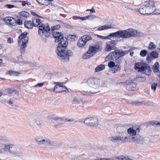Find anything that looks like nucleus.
Segmentation results:
<instances>
[{
    "mask_svg": "<svg viewBox=\"0 0 160 160\" xmlns=\"http://www.w3.org/2000/svg\"><path fill=\"white\" fill-rule=\"evenodd\" d=\"M62 42L58 43L56 52L59 59L63 62H67L69 60V57L72 55L73 53L71 50L66 48L68 42Z\"/></svg>",
    "mask_w": 160,
    "mask_h": 160,
    "instance_id": "f257e3e1",
    "label": "nucleus"
},
{
    "mask_svg": "<svg viewBox=\"0 0 160 160\" xmlns=\"http://www.w3.org/2000/svg\"><path fill=\"white\" fill-rule=\"evenodd\" d=\"M140 32H138L136 30L129 28L125 30H119L113 32L111 35L116 36V37L128 38L133 37L140 36Z\"/></svg>",
    "mask_w": 160,
    "mask_h": 160,
    "instance_id": "f03ea898",
    "label": "nucleus"
},
{
    "mask_svg": "<svg viewBox=\"0 0 160 160\" xmlns=\"http://www.w3.org/2000/svg\"><path fill=\"white\" fill-rule=\"evenodd\" d=\"M139 128H137L136 130L133 129L132 128H129L127 132L130 135L129 136V142H137L138 143H141L143 140V138L139 136L137 132H139Z\"/></svg>",
    "mask_w": 160,
    "mask_h": 160,
    "instance_id": "7ed1b4c3",
    "label": "nucleus"
},
{
    "mask_svg": "<svg viewBox=\"0 0 160 160\" xmlns=\"http://www.w3.org/2000/svg\"><path fill=\"white\" fill-rule=\"evenodd\" d=\"M102 81L97 78H89L87 81V83L88 85L91 88L90 93H94L99 92V87L100 83Z\"/></svg>",
    "mask_w": 160,
    "mask_h": 160,
    "instance_id": "20e7f679",
    "label": "nucleus"
},
{
    "mask_svg": "<svg viewBox=\"0 0 160 160\" xmlns=\"http://www.w3.org/2000/svg\"><path fill=\"white\" fill-rule=\"evenodd\" d=\"M154 3L152 1H149L146 4L141 6L139 12L142 14L149 15L155 11Z\"/></svg>",
    "mask_w": 160,
    "mask_h": 160,
    "instance_id": "39448f33",
    "label": "nucleus"
},
{
    "mask_svg": "<svg viewBox=\"0 0 160 160\" xmlns=\"http://www.w3.org/2000/svg\"><path fill=\"white\" fill-rule=\"evenodd\" d=\"M35 140L38 144L40 146H43L48 145L56 146L59 144V143L56 141H52L48 138L42 136L37 137L36 138Z\"/></svg>",
    "mask_w": 160,
    "mask_h": 160,
    "instance_id": "423d86ee",
    "label": "nucleus"
},
{
    "mask_svg": "<svg viewBox=\"0 0 160 160\" xmlns=\"http://www.w3.org/2000/svg\"><path fill=\"white\" fill-rule=\"evenodd\" d=\"M53 37L55 38V42H59L58 43H63L68 42L67 38L63 37V35L61 32H54L53 34Z\"/></svg>",
    "mask_w": 160,
    "mask_h": 160,
    "instance_id": "0eeeda50",
    "label": "nucleus"
},
{
    "mask_svg": "<svg viewBox=\"0 0 160 160\" xmlns=\"http://www.w3.org/2000/svg\"><path fill=\"white\" fill-rule=\"evenodd\" d=\"M98 120L96 118H89L86 119L84 123L87 125L92 126H96L98 125Z\"/></svg>",
    "mask_w": 160,
    "mask_h": 160,
    "instance_id": "6e6552de",
    "label": "nucleus"
},
{
    "mask_svg": "<svg viewBox=\"0 0 160 160\" xmlns=\"http://www.w3.org/2000/svg\"><path fill=\"white\" fill-rule=\"evenodd\" d=\"M55 83L58 84L56 85L54 87L53 91L55 93L60 92L62 91L66 92H68V90L67 88L66 87L62 85H59V84H63L64 82L60 83L59 82H55Z\"/></svg>",
    "mask_w": 160,
    "mask_h": 160,
    "instance_id": "1a4fd4ad",
    "label": "nucleus"
},
{
    "mask_svg": "<svg viewBox=\"0 0 160 160\" xmlns=\"http://www.w3.org/2000/svg\"><path fill=\"white\" fill-rule=\"evenodd\" d=\"M1 145V153H5L8 151L9 152L10 149L12 148L13 145V144H6L2 143Z\"/></svg>",
    "mask_w": 160,
    "mask_h": 160,
    "instance_id": "9d476101",
    "label": "nucleus"
},
{
    "mask_svg": "<svg viewBox=\"0 0 160 160\" xmlns=\"http://www.w3.org/2000/svg\"><path fill=\"white\" fill-rule=\"evenodd\" d=\"M4 91L9 94L10 96L13 97L15 98H17L19 96V92L12 88H7L4 90Z\"/></svg>",
    "mask_w": 160,
    "mask_h": 160,
    "instance_id": "9b49d317",
    "label": "nucleus"
},
{
    "mask_svg": "<svg viewBox=\"0 0 160 160\" xmlns=\"http://www.w3.org/2000/svg\"><path fill=\"white\" fill-rule=\"evenodd\" d=\"M3 20L7 25L9 24L12 26L16 25V20L10 17H6L3 18Z\"/></svg>",
    "mask_w": 160,
    "mask_h": 160,
    "instance_id": "f8f14e48",
    "label": "nucleus"
},
{
    "mask_svg": "<svg viewBox=\"0 0 160 160\" xmlns=\"http://www.w3.org/2000/svg\"><path fill=\"white\" fill-rule=\"evenodd\" d=\"M22 44L20 46V51L22 53H24L25 51L26 48L27 47V43L28 41V38L25 37L24 39L22 40Z\"/></svg>",
    "mask_w": 160,
    "mask_h": 160,
    "instance_id": "ddd939ff",
    "label": "nucleus"
},
{
    "mask_svg": "<svg viewBox=\"0 0 160 160\" xmlns=\"http://www.w3.org/2000/svg\"><path fill=\"white\" fill-rule=\"evenodd\" d=\"M137 84L135 82H127L126 88L128 90L135 91L136 88Z\"/></svg>",
    "mask_w": 160,
    "mask_h": 160,
    "instance_id": "4468645a",
    "label": "nucleus"
},
{
    "mask_svg": "<svg viewBox=\"0 0 160 160\" xmlns=\"http://www.w3.org/2000/svg\"><path fill=\"white\" fill-rule=\"evenodd\" d=\"M118 136L120 141L122 142H127L129 141V137H128L126 135V132H122L121 134H119Z\"/></svg>",
    "mask_w": 160,
    "mask_h": 160,
    "instance_id": "2eb2a0df",
    "label": "nucleus"
},
{
    "mask_svg": "<svg viewBox=\"0 0 160 160\" xmlns=\"http://www.w3.org/2000/svg\"><path fill=\"white\" fill-rule=\"evenodd\" d=\"M99 45H96L94 46H90L88 50L93 56L95 53L99 51Z\"/></svg>",
    "mask_w": 160,
    "mask_h": 160,
    "instance_id": "dca6fc26",
    "label": "nucleus"
},
{
    "mask_svg": "<svg viewBox=\"0 0 160 160\" xmlns=\"http://www.w3.org/2000/svg\"><path fill=\"white\" fill-rule=\"evenodd\" d=\"M150 103V102L146 100H143L142 101H135L132 102L131 103L133 105L140 106L142 105H148Z\"/></svg>",
    "mask_w": 160,
    "mask_h": 160,
    "instance_id": "f3484780",
    "label": "nucleus"
},
{
    "mask_svg": "<svg viewBox=\"0 0 160 160\" xmlns=\"http://www.w3.org/2000/svg\"><path fill=\"white\" fill-rule=\"evenodd\" d=\"M118 55L115 51L109 53L106 58L113 61L116 60L118 59Z\"/></svg>",
    "mask_w": 160,
    "mask_h": 160,
    "instance_id": "a211bd4d",
    "label": "nucleus"
},
{
    "mask_svg": "<svg viewBox=\"0 0 160 160\" xmlns=\"http://www.w3.org/2000/svg\"><path fill=\"white\" fill-rule=\"evenodd\" d=\"M145 63H142L141 62H138L135 65V69L138 70L139 72H141L144 69V64Z\"/></svg>",
    "mask_w": 160,
    "mask_h": 160,
    "instance_id": "6ab92c4d",
    "label": "nucleus"
},
{
    "mask_svg": "<svg viewBox=\"0 0 160 160\" xmlns=\"http://www.w3.org/2000/svg\"><path fill=\"white\" fill-rule=\"evenodd\" d=\"M115 51L118 55V58L120 57L123 56L128 52V51H123L122 49L116 50Z\"/></svg>",
    "mask_w": 160,
    "mask_h": 160,
    "instance_id": "aec40b11",
    "label": "nucleus"
},
{
    "mask_svg": "<svg viewBox=\"0 0 160 160\" xmlns=\"http://www.w3.org/2000/svg\"><path fill=\"white\" fill-rule=\"evenodd\" d=\"M117 133L118 134H121L122 132H126V128L125 125H120L118 126L117 128Z\"/></svg>",
    "mask_w": 160,
    "mask_h": 160,
    "instance_id": "412c9836",
    "label": "nucleus"
},
{
    "mask_svg": "<svg viewBox=\"0 0 160 160\" xmlns=\"http://www.w3.org/2000/svg\"><path fill=\"white\" fill-rule=\"evenodd\" d=\"M144 69H143L142 71L144 72V73L146 75H149L151 73V71L150 66L148 64H144Z\"/></svg>",
    "mask_w": 160,
    "mask_h": 160,
    "instance_id": "4be33fe9",
    "label": "nucleus"
},
{
    "mask_svg": "<svg viewBox=\"0 0 160 160\" xmlns=\"http://www.w3.org/2000/svg\"><path fill=\"white\" fill-rule=\"evenodd\" d=\"M112 28H113V26L112 25H105L100 27L98 28V30L99 31H101Z\"/></svg>",
    "mask_w": 160,
    "mask_h": 160,
    "instance_id": "5701e85b",
    "label": "nucleus"
},
{
    "mask_svg": "<svg viewBox=\"0 0 160 160\" xmlns=\"http://www.w3.org/2000/svg\"><path fill=\"white\" fill-rule=\"evenodd\" d=\"M81 37L83 40L85 42V43L86 44L88 41L92 39V38L91 36L90 35H86L83 36Z\"/></svg>",
    "mask_w": 160,
    "mask_h": 160,
    "instance_id": "b1692460",
    "label": "nucleus"
},
{
    "mask_svg": "<svg viewBox=\"0 0 160 160\" xmlns=\"http://www.w3.org/2000/svg\"><path fill=\"white\" fill-rule=\"evenodd\" d=\"M24 24L25 27L28 29L32 28L33 27L32 22L31 20L25 21Z\"/></svg>",
    "mask_w": 160,
    "mask_h": 160,
    "instance_id": "393cba45",
    "label": "nucleus"
},
{
    "mask_svg": "<svg viewBox=\"0 0 160 160\" xmlns=\"http://www.w3.org/2000/svg\"><path fill=\"white\" fill-rule=\"evenodd\" d=\"M8 141V139L7 136L4 134H2L1 137V144L4 143Z\"/></svg>",
    "mask_w": 160,
    "mask_h": 160,
    "instance_id": "a878e982",
    "label": "nucleus"
},
{
    "mask_svg": "<svg viewBox=\"0 0 160 160\" xmlns=\"http://www.w3.org/2000/svg\"><path fill=\"white\" fill-rule=\"evenodd\" d=\"M92 56V55L88 50L83 54L82 56V58L83 59H88Z\"/></svg>",
    "mask_w": 160,
    "mask_h": 160,
    "instance_id": "bb28decb",
    "label": "nucleus"
},
{
    "mask_svg": "<svg viewBox=\"0 0 160 160\" xmlns=\"http://www.w3.org/2000/svg\"><path fill=\"white\" fill-rule=\"evenodd\" d=\"M33 26L34 27H37L39 25L40 23V20L39 18H34L32 20Z\"/></svg>",
    "mask_w": 160,
    "mask_h": 160,
    "instance_id": "cd10ccee",
    "label": "nucleus"
},
{
    "mask_svg": "<svg viewBox=\"0 0 160 160\" xmlns=\"http://www.w3.org/2000/svg\"><path fill=\"white\" fill-rule=\"evenodd\" d=\"M86 44L85 42L82 37L78 40L77 45L79 47H83Z\"/></svg>",
    "mask_w": 160,
    "mask_h": 160,
    "instance_id": "c85d7f7f",
    "label": "nucleus"
},
{
    "mask_svg": "<svg viewBox=\"0 0 160 160\" xmlns=\"http://www.w3.org/2000/svg\"><path fill=\"white\" fill-rule=\"evenodd\" d=\"M105 68L104 65L101 64L98 65L95 68V71L96 72H99L103 70Z\"/></svg>",
    "mask_w": 160,
    "mask_h": 160,
    "instance_id": "c756f323",
    "label": "nucleus"
},
{
    "mask_svg": "<svg viewBox=\"0 0 160 160\" xmlns=\"http://www.w3.org/2000/svg\"><path fill=\"white\" fill-rule=\"evenodd\" d=\"M9 152L11 154L15 156H18L19 153V152L18 151L15 149L12 150L10 149Z\"/></svg>",
    "mask_w": 160,
    "mask_h": 160,
    "instance_id": "7c9ffc66",
    "label": "nucleus"
},
{
    "mask_svg": "<svg viewBox=\"0 0 160 160\" xmlns=\"http://www.w3.org/2000/svg\"><path fill=\"white\" fill-rule=\"evenodd\" d=\"M113 33H110L109 35H108L107 36H103L101 35H97V36L99 38L102 39H109L110 37H116V36H112L111 35V34H112Z\"/></svg>",
    "mask_w": 160,
    "mask_h": 160,
    "instance_id": "2f4dec72",
    "label": "nucleus"
},
{
    "mask_svg": "<svg viewBox=\"0 0 160 160\" xmlns=\"http://www.w3.org/2000/svg\"><path fill=\"white\" fill-rule=\"evenodd\" d=\"M82 102V99L79 100L78 98L74 97L72 101V104H78L81 103Z\"/></svg>",
    "mask_w": 160,
    "mask_h": 160,
    "instance_id": "473e14b6",
    "label": "nucleus"
},
{
    "mask_svg": "<svg viewBox=\"0 0 160 160\" xmlns=\"http://www.w3.org/2000/svg\"><path fill=\"white\" fill-rule=\"evenodd\" d=\"M158 57V54L156 51H152L150 54V58H156Z\"/></svg>",
    "mask_w": 160,
    "mask_h": 160,
    "instance_id": "72a5a7b5",
    "label": "nucleus"
},
{
    "mask_svg": "<svg viewBox=\"0 0 160 160\" xmlns=\"http://www.w3.org/2000/svg\"><path fill=\"white\" fill-rule=\"evenodd\" d=\"M110 140L112 142H118L121 141L118 136H115L112 137L110 138Z\"/></svg>",
    "mask_w": 160,
    "mask_h": 160,
    "instance_id": "f704fd0d",
    "label": "nucleus"
},
{
    "mask_svg": "<svg viewBox=\"0 0 160 160\" xmlns=\"http://www.w3.org/2000/svg\"><path fill=\"white\" fill-rule=\"evenodd\" d=\"M8 73L11 76H18V74L20 73L17 71H8Z\"/></svg>",
    "mask_w": 160,
    "mask_h": 160,
    "instance_id": "c9c22d12",
    "label": "nucleus"
},
{
    "mask_svg": "<svg viewBox=\"0 0 160 160\" xmlns=\"http://www.w3.org/2000/svg\"><path fill=\"white\" fill-rule=\"evenodd\" d=\"M19 14L23 17H29L30 15L29 13L25 11H22L20 12Z\"/></svg>",
    "mask_w": 160,
    "mask_h": 160,
    "instance_id": "e433bc0d",
    "label": "nucleus"
},
{
    "mask_svg": "<svg viewBox=\"0 0 160 160\" xmlns=\"http://www.w3.org/2000/svg\"><path fill=\"white\" fill-rule=\"evenodd\" d=\"M8 103L11 106L13 107L14 108H16L18 107V106L14 103V100L11 99H9Z\"/></svg>",
    "mask_w": 160,
    "mask_h": 160,
    "instance_id": "4c0bfd02",
    "label": "nucleus"
},
{
    "mask_svg": "<svg viewBox=\"0 0 160 160\" xmlns=\"http://www.w3.org/2000/svg\"><path fill=\"white\" fill-rule=\"evenodd\" d=\"M61 121V120L60 118H55L54 119L53 122L55 123H58V125H55L56 127H57V126L61 124V123L60 122Z\"/></svg>",
    "mask_w": 160,
    "mask_h": 160,
    "instance_id": "58836bf2",
    "label": "nucleus"
},
{
    "mask_svg": "<svg viewBox=\"0 0 160 160\" xmlns=\"http://www.w3.org/2000/svg\"><path fill=\"white\" fill-rule=\"evenodd\" d=\"M45 29V26L44 24H42L41 25L39 26V29L38 30V34H42V33H40V31H44Z\"/></svg>",
    "mask_w": 160,
    "mask_h": 160,
    "instance_id": "ea45409f",
    "label": "nucleus"
},
{
    "mask_svg": "<svg viewBox=\"0 0 160 160\" xmlns=\"http://www.w3.org/2000/svg\"><path fill=\"white\" fill-rule=\"evenodd\" d=\"M112 47L109 43H107V45L105 50L106 51H110L112 49Z\"/></svg>",
    "mask_w": 160,
    "mask_h": 160,
    "instance_id": "a19ab883",
    "label": "nucleus"
},
{
    "mask_svg": "<svg viewBox=\"0 0 160 160\" xmlns=\"http://www.w3.org/2000/svg\"><path fill=\"white\" fill-rule=\"evenodd\" d=\"M27 34V32H25L22 33L19 37V39L22 40L24 39L25 37H28L26 36Z\"/></svg>",
    "mask_w": 160,
    "mask_h": 160,
    "instance_id": "79ce46f5",
    "label": "nucleus"
},
{
    "mask_svg": "<svg viewBox=\"0 0 160 160\" xmlns=\"http://www.w3.org/2000/svg\"><path fill=\"white\" fill-rule=\"evenodd\" d=\"M156 47V46L152 42L150 43L148 48L149 49H153L155 48Z\"/></svg>",
    "mask_w": 160,
    "mask_h": 160,
    "instance_id": "37998d69",
    "label": "nucleus"
},
{
    "mask_svg": "<svg viewBox=\"0 0 160 160\" xmlns=\"http://www.w3.org/2000/svg\"><path fill=\"white\" fill-rule=\"evenodd\" d=\"M152 124L156 127L158 128L160 126V122H159L157 121L152 122Z\"/></svg>",
    "mask_w": 160,
    "mask_h": 160,
    "instance_id": "c03bdc74",
    "label": "nucleus"
},
{
    "mask_svg": "<svg viewBox=\"0 0 160 160\" xmlns=\"http://www.w3.org/2000/svg\"><path fill=\"white\" fill-rule=\"evenodd\" d=\"M60 25L59 24L56 25L51 27V30L54 31L56 30H58L60 28Z\"/></svg>",
    "mask_w": 160,
    "mask_h": 160,
    "instance_id": "a18cd8bd",
    "label": "nucleus"
},
{
    "mask_svg": "<svg viewBox=\"0 0 160 160\" xmlns=\"http://www.w3.org/2000/svg\"><path fill=\"white\" fill-rule=\"evenodd\" d=\"M147 54V51L145 50H142L140 52V55L143 57H145Z\"/></svg>",
    "mask_w": 160,
    "mask_h": 160,
    "instance_id": "49530a36",
    "label": "nucleus"
},
{
    "mask_svg": "<svg viewBox=\"0 0 160 160\" xmlns=\"http://www.w3.org/2000/svg\"><path fill=\"white\" fill-rule=\"evenodd\" d=\"M159 67V63L158 62H156L154 65V69L156 72H158V68Z\"/></svg>",
    "mask_w": 160,
    "mask_h": 160,
    "instance_id": "de8ad7c7",
    "label": "nucleus"
},
{
    "mask_svg": "<svg viewBox=\"0 0 160 160\" xmlns=\"http://www.w3.org/2000/svg\"><path fill=\"white\" fill-rule=\"evenodd\" d=\"M76 19H80L82 21L87 20V16L83 17L77 16H76Z\"/></svg>",
    "mask_w": 160,
    "mask_h": 160,
    "instance_id": "09e8293b",
    "label": "nucleus"
},
{
    "mask_svg": "<svg viewBox=\"0 0 160 160\" xmlns=\"http://www.w3.org/2000/svg\"><path fill=\"white\" fill-rule=\"evenodd\" d=\"M87 19L89 20H91L93 19H94L96 17V16L94 15H90L87 16Z\"/></svg>",
    "mask_w": 160,
    "mask_h": 160,
    "instance_id": "8fccbe9b",
    "label": "nucleus"
},
{
    "mask_svg": "<svg viewBox=\"0 0 160 160\" xmlns=\"http://www.w3.org/2000/svg\"><path fill=\"white\" fill-rule=\"evenodd\" d=\"M110 43V45L112 47H114L116 44V41H115V40H112L110 41H109L108 42Z\"/></svg>",
    "mask_w": 160,
    "mask_h": 160,
    "instance_id": "3c124183",
    "label": "nucleus"
},
{
    "mask_svg": "<svg viewBox=\"0 0 160 160\" xmlns=\"http://www.w3.org/2000/svg\"><path fill=\"white\" fill-rule=\"evenodd\" d=\"M44 34L45 36L47 38L49 37L50 35V31H44Z\"/></svg>",
    "mask_w": 160,
    "mask_h": 160,
    "instance_id": "603ef678",
    "label": "nucleus"
},
{
    "mask_svg": "<svg viewBox=\"0 0 160 160\" xmlns=\"http://www.w3.org/2000/svg\"><path fill=\"white\" fill-rule=\"evenodd\" d=\"M115 65V63L112 61H111L110 62H109L108 64V67L110 68L113 67H114Z\"/></svg>",
    "mask_w": 160,
    "mask_h": 160,
    "instance_id": "864d4df0",
    "label": "nucleus"
},
{
    "mask_svg": "<svg viewBox=\"0 0 160 160\" xmlns=\"http://www.w3.org/2000/svg\"><path fill=\"white\" fill-rule=\"evenodd\" d=\"M43 0H37V1L38 3L41 5H47V4L45 2H44Z\"/></svg>",
    "mask_w": 160,
    "mask_h": 160,
    "instance_id": "5fc2aeb1",
    "label": "nucleus"
},
{
    "mask_svg": "<svg viewBox=\"0 0 160 160\" xmlns=\"http://www.w3.org/2000/svg\"><path fill=\"white\" fill-rule=\"evenodd\" d=\"M16 22H17V24L20 25H22L23 24L22 20L20 19H18L17 21H16Z\"/></svg>",
    "mask_w": 160,
    "mask_h": 160,
    "instance_id": "6e6d98bb",
    "label": "nucleus"
},
{
    "mask_svg": "<svg viewBox=\"0 0 160 160\" xmlns=\"http://www.w3.org/2000/svg\"><path fill=\"white\" fill-rule=\"evenodd\" d=\"M91 101H83L81 102L82 103V104L84 105H86L88 104H89L91 103Z\"/></svg>",
    "mask_w": 160,
    "mask_h": 160,
    "instance_id": "4d7b16f0",
    "label": "nucleus"
},
{
    "mask_svg": "<svg viewBox=\"0 0 160 160\" xmlns=\"http://www.w3.org/2000/svg\"><path fill=\"white\" fill-rule=\"evenodd\" d=\"M122 160H132V159L129 158L128 156L125 155L123 156Z\"/></svg>",
    "mask_w": 160,
    "mask_h": 160,
    "instance_id": "13d9d810",
    "label": "nucleus"
},
{
    "mask_svg": "<svg viewBox=\"0 0 160 160\" xmlns=\"http://www.w3.org/2000/svg\"><path fill=\"white\" fill-rule=\"evenodd\" d=\"M44 83H39L33 86V87H42L44 85Z\"/></svg>",
    "mask_w": 160,
    "mask_h": 160,
    "instance_id": "bf43d9fd",
    "label": "nucleus"
},
{
    "mask_svg": "<svg viewBox=\"0 0 160 160\" xmlns=\"http://www.w3.org/2000/svg\"><path fill=\"white\" fill-rule=\"evenodd\" d=\"M4 7H6L9 8H11L15 7L14 5L11 4H7L5 5Z\"/></svg>",
    "mask_w": 160,
    "mask_h": 160,
    "instance_id": "052dcab7",
    "label": "nucleus"
},
{
    "mask_svg": "<svg viewBox=\"0 0 160 160\" xmlns=\"http://www.w3.org/2000/svg\"><path fill=\"white\" fill-rule=\"evenodd\" d=\"M8 43H12L13 42V40L12 38H9L8 39Z\"/></svg>",
    "mask_w": 160,
    "mask_h": 160,
    "instance_id": "680f3d73",
    "label": "nucleus"
},
{
    "mask_svg": "<svg viewBox=\"0 0 160 160\" xmlns=\"http://www.w3.org/2000/svg\"><path fill=\"white\" fill-rule=\"evenodd\" d=\"M31 14L32 15L34 16H38V17H39L41 18H42V17H41L39 16L36 13H35V12H33L31 11Z\"/></svg>",
    "mask_w": 160,
    "mask_h": 160,
    "instance_id": "e2e57ef3",
    "label": "nucleus"
},
{
    "mask_svg": "<svg viewBox=\"0 0 160 160\" xmlns=\"http://www.w3.org/2000/svg\"><path fill=\"white\" fill-rule=\"evenodd\" d=\"M100 160H115L114 159L112 158H100Z\"/></svg>",
    "mask_w": 160,
    "mask_h": 160,
    "instance_id": "0e129e2a",
    "label": "nucleus"
},
{
    "mask_svg": "<svg viewBox=\"0 0 160 160\" xmlns=\"http://www.w3.org/2000/svg\"><path fill=\"white\" fill-rule=\"evenodd\" d=\"M115 158H117L118 160H122L123 156H120L117 157Z\"/></svg>",
    "mask_w": 160,
    "mask_h": 160,
    "instance_id": "69168bd1",
    "label": "nucleus"
},
{
    "mask_svg": "<svg viewBox=\"0 0 160 160\" xmlns=\"http://www.w3.org/2000/svg\"><path fill=\"white\" fill-rule=\"evenodd\" d=\"M113 68L114 69H116L117 70V71H118V70H119L120 69V67L119 66H118L117 65H115L114 66V67H113Z\"/></svg>",
    "mask_w": 160,
    "mask_h": 160,
    "instance_id": "338daca9",
    "label": "nucleus"
},
{
    "mask_svg": "<svg viewBox=\"0 0 160 160\" xmlns=\"http://www.w3.org/2000/svg\"><path fill=\"white\" fill-rule=\"evenodd\" d=\"M138 80L140 81H142L145 80V78L142 77H140L138 78Z\"/></svg>",
    "mask_w": 160,
    "mask_h": 160,
    "instance_id": "774afa93",
    "label": "nucleus"
}]
</instances>
